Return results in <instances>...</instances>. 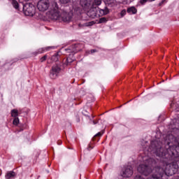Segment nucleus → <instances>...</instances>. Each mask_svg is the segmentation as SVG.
I'll list each match as a JSON object with an SVG mask.
<instances>
[{
  "instance_id": "nucleus-1",
  "label": "nucleus",
  "mask_w": 179,
  "mask_h": 179,
  "mask_svg": "<svg viewBox=\"0 0 179 179\" xmlns=\"http://www.w3.org/2000/svg\"><path fill=\"white\" fill-rule=\"evenodd\" d=\"M162 143L158 141L151 143L152 151L157 157L162 162V166H157L155 169V173L150 176L147 179H161L167 176L170 177L174 176L178 171V164L177 162L169 164L170 160L176 157H179V135L175 138L173 134H168L164 138L165 149L162 145Z\"/></svg>"
},
{
  "instance_id": "nucleus-2",
  "label": "nucleus",
  "mask_w": 179,
  "mask_h": 179,
  "mask_svg": "<svg viewBox=\"0 0 179 179\" xmlns=\"http://www.w3.org/2000/svg\"><path fill=\"white\" fill-rule=\"evenodd\" d=\"M73 13H75L73 10L69 13L65 11L61 13V8L58 6V3H53L50 12L48 13V17L51 20H62L64 23H69V22H72Z\"/></svg>"
},
{
  "instance_id": "nucleus-3",
  "label": "nucleus",
  "mask_w": 179,
  "mask_h": 179,
  "mask_svg": "<svg viewBox=\"0 0 179 179\" xmlns=\"http://www.w3.org/2000/svg\"><path fill=\"white\" fill-rule=\"evenodd\" d=\"M143 162L145 164H140L137 168V170L141 174L148 176L152 173V166H153V164H156V160L152 158H148V157H144L143 158Z\"/></svg>"
},
{
  "instance_id": "nucleus-4",
  "label": "nucleus",
  "mask_w": 179,
  "mask_h": 179,
  "mask_svg": "<svg viewBox=\"0 0 179 179\" xmlns=\"http://www.w3.org/2000/svg\"><path fill=\"white\" fill-rule=\"evenodd\" d=\"M92 6V0H80V4L77 3L76 1L73 3V10L74 15H80L82 13L83 9L85 10H89Z\"/></svg>"
},
{
  "instance_id": "nucleus-5",
  "label": "nucleus",
  "mask_w": 179,
  "mask_h": 179,
  "mask_svg": "<svg viewBox=\"0 0 179 179\" xmlns=\"http://www.w3.org/2000/svg\"><path fill=\"white\" fill-rule=\"evenodd\" d=\"M57 3L55 1L50 3V0H39L37 3V8L40 12L48 10L47 13V16H48V13H50V10H51V6H52V3Z\"/></svg>"
},
{
  "instance_id": "nucleus-6",
  "label": "nucleus",
  "mask_w": 179,
  "mask_h": 179,
  "mask_svg": "<svg viewBox=\"0 0 179 179\" xmlns=\"http://www.w3.org/2000/svg\"><path fill=\"white\" fill-rule=\"evenodd\" d=\"M23 12L26 16H34L36 6L31 3H26L23 6Z\"/></svg>"
},
{
  "instance_id": "nucleus-7",
  "label": "nucleus",
  "mask_w": 179,
  "mask_h": 179,
  "mask_svg": "<svg viewBox=\"0 0 179 179\" xmlns=\"http://www.w3.org/2000/svg\"><path fill=\"white\" fill-rule=\"evenodd\" d=\"M90 8V10L87 13V16L92 19H94V17H99V7L91 6Z\"/></svg>"
},
{
  "instance_id": "nucleus-8",
  "label": "nucleus",
  "mask_w": 179,
  "mask_h": 179,
  "mask_svg": "<svg viewBox=\"0 0 179 179\" xmlns=\"http://www.w3.org/2000/svg\"><path fill=\"white\" fill-rule=\"evenodd\" d=\"M59 72H61V68L58 65L52 66L50 74L51 79H56Z\"/></svg>"
},
{
  "instance_id": "nucleus-9",
  "label": "nucleus",
  "mask_w": 179,
  "mask_h": 179,
  "mask_svg": "<svg viewBox=\"0 0 179 179\" xmlns=\"http://www.w3.org/2000/svg\"><path fill=\"white\" fill-rule=\"evenodd\" d=\"M132 174H134V170L132 169V166H127L124 167L122 176V177L128 178L129 177H132Z\"/></svg>"
},
{
  "instance_id": "nucleus-10",
  "label": "nucleus",
  "mask_w": 179,
  "mask_h": 179,
  "mask_svg": "<svg viewBox=\"0 0 179 179\" xmlns=\"http://www.w3.org/2000/svg\"><path fill=\"white\" fill-rule=\"evenodd\" d=\"M98 16L100 17L101 16H105L106 15H108L110 13V10L108 7H104L103 9H100L98 8Z\"/></svg>"
},
{
  "instance_id": "nucleus-11",
  "label": "nucleus",
  "mask_w": 179,
  "mask_h": 179,
  "mask_svg": "<svg viewBox=\"0 0 179 179\" xmlns=\"http://www.w3.org/2000/svg\"><path fill=\"white\" fill-rule=\"evenodd\" d=\"M94 24V21H91L88 22L83 23V22H81L78 24V27H90V26H93Z\"/></svg>"
},
{
  "instance_id": "nucleus-12",
  "label": "nucleus",
  "mask_w": 179,
  "mask_h": 179,
  "mask_svg": "<svg viewBox=\"0 0 179 179\" xmlns=\"http://www.w3.org/2000/svg\"><path fill=\"white\" fill-rule=\"evenodd\" d=\"M105 3L108 6H110V8L117 6V1L116 0H106Z\"/></svg>"
},
{
  "instance_id": "nucleus-13",
  "label": "nucleus",
  "mask_w": 179,
  "mask_h": 179,
  "mask_svg": "<svg viewBox=\"0 0 179 179\" xmlns=\"http://www.w3.org/2000/svg\"><path fill=\"white\" fill-rule=\"evenodd\" d=\"M15 177H16V173L14 171H8L5 176L6 179H13Z\"/></svg>"
},
{
  "instance_id": "nucleus-14",
  "label": "nucleus",
  "mask_w": 179,
  "mask_h": 179,
  "mask_svg": "<svg viewBox=\"0 0 179 179\" xmlns=\"http://www.w3.org/2000/svg\"><path fill=\"white\" fill-rule=\"evenodd\" d=\"M19 115V110L17 109H13L11 110V117L13 118H17Z\"/></svg>"
},
{
  "instance_id": "nucleus-15",
  "label": "nucleus",
  "mask_w": 179,
  "mask_h": 179,
  "mask_svg": "<svg viewBox=\"0 0 179 179\" xmlns=\"http://www.w3.org/2000/svg\"><path fill=\"white\" fill-rule=\"evenodd\" d=\"M59 58V52L55 53L54 55L52 56L51 60L54 62H57Z\"/></svg>"
},
{
  "instance_id": "nucleus-16",
  "label": "nucleus",
  "mask_w": 179,
  "mask_h": 179,
  "mask_svg": "<svg viewBox=\"0 0 179 179\" xmlns=\"http://www.w3.org/2000/svg\"><path fill=\"white\" fill-rule=\"evenodd\" d=\"M128 13H131V15H135L136 13L137 10L135 7H131L127 9Z\"/></svg>"
},
{
  "instance_id": "nucleus-17",
  "label": "nucleus",
  "mask_w": 179,
  "mask_h": 179,
  "mask_svg": "<svg viewBox=\"0 0 179 179\" xmlns=\"http://www.w3.org/2000/svg\"><path fill=\"white\" fill-rule=\"evenodd\" d=\"M11 3L15 9H19V3L16 0H11Z\"/></svg>"
},
{
  "instance_id": "nucleus-18",
  "label": "nucleus",
  "mask_w": 179,
  "mask_h": 179,
  "mask_svg": "<svg viewBox=\"0 0 179 179\" xmlns=\"http://www.w3.org/2000/svg\"><path fill=\"white\" fill-rule=\"evenodd\" d=\"M101 5V0H94V2L92 4V6H99Z\"/></svg>"
},
{
  "instance_id": "nucleus-19",
  "label": "nucleus",
  "mask_w": 179,
  "mask_h": 179,
  "mask_svg": "<svg viewBox=\"0 0 179 179\" xmlns=\"http://www.w3.org/2000/svg\"><path fill=\"white\" fill-rule=\"evenodd\" d=\"M13 125H19V117H15L13 121Z\"/></svg>"
},
{
  "instance_id": "nucleus-20",
  "label": "nucleus",
  "mask_w": 179,
  "mask_h": 179,
  "mask_svg": "<svg viewBox=\"0 0 179 179\" xmlns=\"http://www.w3.org/2000/svg\"><path fill=\"white\" fill-rule=\"evenodd\" d=\"M71 1H72V0H59V2L66 5V3H69V2H71Z\"/></svg>"
},
{
  "instance_id": "nucleus-21",
  "label": "nucleus",
  "mask_w": 179,
  "mask_h": 179,
  "mask_svg": "<svg viewBox=\"0 0 179 179\" xmlns=\"http://www.w3.org/2000/svg\"><path fill=\"white\" fill-rule=\"evenodd\" d=\"M107 22V18L106 17H101L99 19V23H106Z\"/></svg>"
},
{
  "instance_id": "nucleus-22",
  "label": "nucleus",
  "mask_w": 179,
  "mask_h": 179,
  "mask_svg": "<svg viewBox=\"0 0 179 179\" xmlns=\"http://www.w3.org/2000/svg\"><path fill=\"white\" fill-rule=\"evenodd\" d=\"M47 58H48L47 55H44L43 57H42L41 58V62H44V61H45V59H47Z\"/></svg>"
},
{
  "instance_id": "nucleus-23",
  "label": "nucleus",
  "mask_w": 179,
  "mask_h": 179,
  "mask_svg": "<svg viewBox=\"0 0 179 179\" xmlns=\"http://www.w3.org/2000/svg\"><path fill=\"white\" fill-rule=\"evenodd\" d=\"M148 0H141V3L142 4V5H143V3H146V1H147ZM150 1V2H152V1H155V0H149Z\"/></svg>"
},
{
  "instance_id": "nucleus-24",
  "label": "nucleus",
  "mask_w": 179,
  "mask_h": 179,
  "mask_svg": "<svg viewBox=\"0 0 179 179\" xmlns=\"http://www.w3.org/2000/svg\"><path fill=\"white\" fill-rule=\"evenodd\" d=\"M126 14H127V11L125 10H122L120 13V15L122 17L125 16Z\"/></svg>"
},
{
  "instance_id": "nucleus-25",
  "label": "nucleus",
  "mask_w": 179,
  "mask_h": 179,
  "mask_svg": "<svg viewBox=\"0 0 179 179\" xmlns=\"http://www.w3.org/2000/svg\"><path fill=\"white\" fill-rule=\"evenodd\" d=\"M51 48H52V47H47V48H45V50L46 51H48V50H50V49H51Z\"/></svg>"
},
{
  "instance_id": "nucleus-26",
  "label": "nucleus",
  "mask_w": 179,
  "mask_h": 179,
  "mask_svg": "<svg viewBox=\"0 0 179 179\" xmlns=\"http://www.w3.org/2000/svg\"><path fill=\"white\" fill-rule=\"evenodd\" d=\"M95 136H101V133L99 132L98 134H96Z\"/></svg>"
},
{
  "instance_id": "nucleus-27",
  "label": "nucleus",
  "mask_w": 179,
  "mask_h": 179,
  "mask_svg": "<svg viewBox=\"0 0 179 179\" xmlns=\"http://www.w3.org/2000/svg\"><path fill=\"white\" fill-rule=\"evenodd\" d=\"M96 52V50H91V54H93L94 52Z\"/></svg>"
},
{
  "instance_id": "nucleus-28",
  "label": "nucleus",
  "mask_w": 179,
  "mask_h": 179,
  "mask_svg": "<svg viewBox=\"0 0 179 179\" xmlns=\"http://www.w3.org/2000/svg\"><path fill=\"white\" fill-rule=\"evenodd\" d=\"M93 124L94 125H96L97 124V122H96L94 120L93 121Z\"/></svg>"
},
{
  "instance_id": "nucleus-29",
  "label": "nucleus",
  "mask_w": 179,
  "mask_h": 179,
  "mask_svg": "<svg viewBox=\"0 0 179 179\" xmlns=\"http://www.w3.org/2000/svg\"><path fill=\"white\" fill-rule=\"evenodd\" d=\"M59 145H61V142H60V143H59Z\"/></svg>"
}]
</instances>
